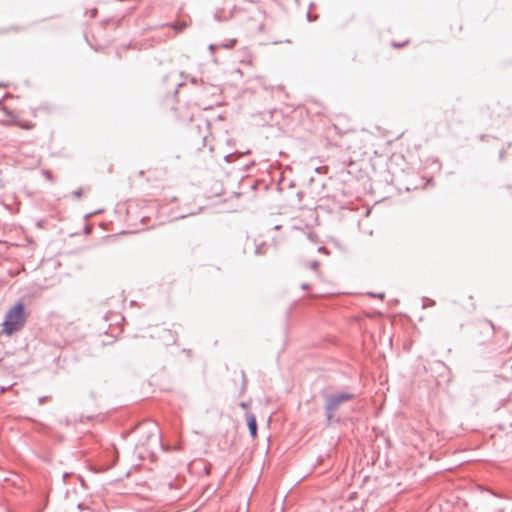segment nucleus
<instances>
[{"label": "nucleus", "mask_w": 512, "mask_h": 512, "mask_svg": "<svg viewBox=\"0 0 512 512\" xmlns=\"http://www.w3.org/2000/svg\"><path fill=\"white\" fill-rule=\"evenodd\" d=\"M25 323V306L22 302H18L7 312L5 316L3 322V333L10 336L21 330Z\"/></svg>", "instance_id": "1"}, {"label": "nucleus", "mask_w": 512, "mask_h": 512, "mask_svg": "<svg viewBox=\"0 0 512 512\" xmlns=\"http://www.w3.org/2000/svg\"><path fill=\"white\" fill-rule=\"evenodd\" d=\"M354 398V394L349 392H337L332 394L324 395V411L325 417L328 421V424L332 422H339V418L335 419L334 414L339 409L340 405L345 402L352 400Z\"/></svg>", "instance_id": "2"}, {"label": "nucleus", "mask_w": 512, "mask_h": 512, "mask_svg": "<svg viewBox=\"0 0 512 512\" xmlns=\"http://www.w3.org/2000/svg\"><path fill=\"white\" fill-rule=\"evenodd\" d=\"M246 421L250 436L254 439L257 436V420L253 413L246 414Z\"/></svg>", "instance_id": "3"}, {"label": "nucleus", "mask_w": 512, "mask_h": 512, "mask_svg": "<svg viewBox=\"0 0 512 512\" xmlns=\"http://www.w3.org/2000/svg\"><path fill=\"white\" fill-rule=\"evenodd\" d=\"M146 437H147V441L151 438L154 439V441L158 442V443L161 441L160 435L156 434L154 431H147Z\"/></svg>", "instance_id": "4"}, {"label": "nucleus", "mask_w": 512, "mask_h": 512, "mask_svg": "<svg viewBox=\"0 0 512 512\" xmlns=\"http://www.w3.org/2000/svg\"><path fill=\"white\" fill-rule=\"evenodd\" d=\"M42 174L45 176V178L51 182L54 181V176L50 170H43Z\"/></svg>", "instance_id": "5"}, {"label": "nucleus", "mask_w": 512, "mask_h": 512, "mask_svg": "<svg viewBox=\"0 0 512 512\" xmlns=\"http://www.w3.org/2000/svg\"><path fill=\"white\" fill-rule=\"evenodd\" d=\"M263 247H264V244H262V245H257V246L255 247V254H257V255L264 254L265 252L263 251Z\"/></svg>", "instance_id": "6"}, {"label": "nucleus", "mask_w": 512, "mask_h": 512, "mask_svg": "<svg viewBox=\"0 0 512 512\" xmlns=\"http://www.w3.org/2000/svg\"><path fill=\"white\" fill-rule=\"evenodd\" d=\"M319 265H320L319 262L315 260V261H312L309 264V268L312 269V270H317Z\"/></svg>", "instance_id": "7"}, {"label": "nucleus", "mask_w": 512, "mask_h": 512, "mask_svg": "<svg viewBox=\"0 0 512 512\" xmlns=\"http://www.w3.org/2000/svg\"><path fill=\"white\" fill-rule=\"evenodd\" d=\"M73 197L79 199L82 196V189H77L72 193Z\"/></svg>", "instance_id": "8"}, {"label": "nucleus", "mask_w": 512, "mask_h": 512, "mask_svg": "<svg viewBox=\"0 0 512 512\" xmlns=\"http://www.w3.org/2000/svg\"><path fill=\"white\" fill-rule=\"evenodd\" d=\"M185 27H186V24L185 23H181V24L175 25L174 29L176 31H182Z\"/></svg>", "instance_id": "9"}, {"label": "nucleus", "mask_w": 512, "mask_h": 512, "mask_svg": "<svg viewBox=\"0 0 512 512\" xmlns=\"http://www.w3.org/2000/svg\"><path fill=\"white\" fill-rule=\"evenodd\" d=\"M369 295L372 296V297L380 298V299L384 298V294L383 293H379V294L369 293Z\"/></svg>", "instance_id": "10"}, {"label": "nucleus", "mask_w": 512, "mask_h": 512, "mask_svg": "<svg viewBox=\"0 0 512 512\" xmlns=\"http://www.w3.org/2000/svg\"><path fill=\"white\" fill-rule=\"evenodd\" d=\"M407 42H404V43H397V42H393L392 45L396 48H400V47H403L406 45Z\"/></svg>", "instance_id": "11"}, {"label": "nucleus", "mask_w": 512, "mask_h": 512, "mask_svg": "<svg viewBox=\"0 0 512 512\" xmlns=\"http://www.w3.org/2000/svg\"><path fill=\"white\" fill-rule=\"evenodd\" d=\"M47 398H48L47 396H42V397H40V398L38 399V403H39L40 405H41V404H43V403L47 400Z\"/></svg>", "instance_id": "12"}, {"label": "nucleus", "mask_w": 512, "mask_h": 512, "mask_svg": "<svg viewBox=\"0 0 512 512\" xmlns=\"http://www.w3.org/2000/svg\"><path fill=\"white\" fill-rule=\"evenodd\" d=\"M309 287H310V286H309V284H306V283H303V284L301 285V288H302L303 290H307V289H309Z\"/></svg>", "instance_id": "13"}, {"label": "nucleus", "mask_w": 512, "mask_h": 512, "mask_svg": "<svg viewBox=\"0 0 512 512\" xmlns=\"http://www.w3.org/2000/svg\"><path fill=\"white\" fill-rule=\"evenodd\" d=\"M232 156H233V154H229V155L225 156V160H226L227 162H229V161H230V158H231Z\"/></svg>", "instance_id": "14"}, {"label": "nucleus", "mask_w": 512, "mask_h": 512, "mask_svg": "<svg viewBox=\"0 0 512 512\" xmlns=\"http://www.w3.org/2000/svg\"><path fill=\"white\" fill-rule=\"evenodd\" d=\"M307 19L308 21H312L314 20V18H312L311 14L310 13H307Z\"/></svg>", "instance_id": "15"}, {"label": "nucleus", "mask_w": 512, "mask_h": 512, "mask_svg": "<svg viewBox=\"0 0 512 512\" xmlns=\"http://www.w3.org/2000/svg\"><path fill=\"white\" fill-rule=\"evenodd\" d=\"M240 407L243 408V409H246L247 408V404L242 402V403H240Z\"/></svg>", "instance_id": "16"}, {"label": "nucleus", "mask_w": 512, "mask_h": 512, "mask_svg": "<svg viewBox=\"0 0 512 512\" xmlns=\"http://www.w3.org/2000/svg\"><path fill=\"white\" fill-rule=\"evenodd\" d=\"M236 42V40H233L232 43L230 45H225L226 48H230L234 45V43Z\"/></svg>", "instance_id": "17"}, {"label": "nucleus", "mask_w": 512, "mask_h": 512, "mask_svg": "<svg viewBox=\"0 0 512 512\" xmlns=\"http://www.w3.org/2000/svg\"><path fill=\"white\" fill-rule=\"evenodd\" d=\"M77 507H78L79 509H84V508H85L84 504H82V503L78 504V506H77Z\"/></svg>", "instance_id": "18"}, {"label": "nucleus", "mask_w": 512, "mask_h": 512, "mask_svg": "<svg viewBox=\"0 0 512 512\" xmlns=\"http://www.w3.org/2000/svg\"><path fill=\"white\" fill-rule=\"evenodd\" d=\"M318 251H320V252L326 251V248L325 247H319Z\"/></svg>", "instance_id": "19"}, {"label": "nucleus", "mask_w": 512, "mask_h": 512, "mask_svg": "<svg viewBox=\"0 0 512 512\" xmlns=\"http://www.w3.org/2000/svg\"><path fill=\"white\" fill-rule=\"evenodd\" d=\"M191 82H192L193 84H196V83H197V79H196V78H192V79H191Z\"/></svg>", "instance_id": "20"}, {"label": "nucleus", "mask_w": 512, "mask_h": 512, "mask_svg": "<svg viewBox=\"0 0 512 512\" xmlns=\"http://www.w3.org/2000/svg\"><path fill=\"white\" fill-rule=\"evenodd\" d=\"M428 301L430 302V306H432V305H434V304H435V302H434L433 300H430V299H429Z\"/></svg>", "instance_id": "21"}, {"label": "nucleus", "mask_w": 512, "mask_h": 512, "mask_svg": "<svg viewBox=\"0 0 512 512\" xmlns=\"http://www.w3.org/2000/svg\"><path fill=\"white\" fill-rule=\"evenodd\" d=\"M139 443H140L141 445H143V446L146 444V442L141 441V440L139 441Z\"/></svg>", "instance_id": "22"}, {"label": "nucleus", "mask_w": 512, "mask_h": 512, "mask_svg": "<svg viewBox=\"0 0 512 512\" xmlns=\"http://www.w3.org/2000/svg\"><path fill=\"white\" fill-rule=\"evenodd\" d=\"M68 475H69L68 473H64V475H63L64 479H65L66 477H68Z\"/></svg>", "instance_id": "23"}, {"label": "nucleus", "mask_w": 512, "mask_h": 512, "mask_svg": "<svg viewBox=\"0 0 512 512\" xmlns=\"http://www.w3.org/2000/svg\"><path fill=\"white\" fill-rule=\"evenodd\" d=\"M209 48H210V49H214V45H213V44H211V45L209 46Z\"/></svg>", "instance_id": "24"}, {"label": "nucleus", "mask_w": 512, "mask_h": 512, "mask_svg": "<svg viewBox=\"0 0 512 512\" xmlns=\"http://www.w3.org/2000/svg\"><path fill=\"white\" fill-rule=\"evenodd\" d=\"M181 85H182V83H177L176 87H180Z\"/></svg>", "instance_id": "25"}, {"label": "nucleus", "mask_w": 512, "mask_h": 512, "mask_svg": "<svg viewBox=\"0 0 512 512\" xmlns=\"http://www.w3.org/2000/svg\"><path fill=\"white\" fill-rule=\"evenodd\" d=\"M497 512H503V510L502 509H498Z\"/></svg>", "instance_id": "26"}]
</instances>
